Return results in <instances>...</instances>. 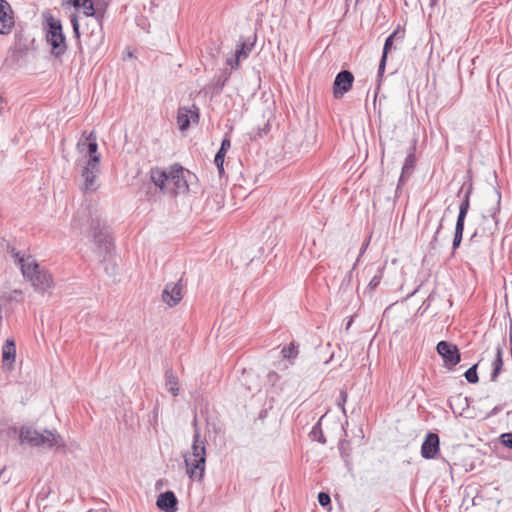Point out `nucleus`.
I'll return each instance as SVG.
<instances>
[{
  "label": "nucleus",
  "instance_id": "37998d69",
  "mask_svg": "<svg viewBox=\"0 0 512 512\" xmlns=\"http://www.w3.org/2000/svg\"><path fill=\"white\" fill-rule=\"evenodd\" d=\"M82 1L83 0H67V3L73 5L75 8H79L81 7Z\"/></svg>",
  "mask_w": 512,
  "mask_h": 512
},
{
  "label": "nucleus",
  "instance_id": "a18cd8bd",
  "mask_svg": "<svg viewBox=\"0 0 512 512\" xmlns=\"http://www.w3.org/2000/svg\"><path fill=\"white\" fill-rule=\"evenodd\" d=\"M268 377H269L270 379H272L273 377H277V373H275V372H270V373L268 374Z\"/></svg>",
  "mask_w": 512,
  "mask_h": 512
},
{
  "label": "nucleus",
  "instance_id": "79ce46f5",
  "mask_svg": "<svg viewBox=\"0 0 512 512\" xmlns=\"http://www.w3.org/2000/svg\"><path fill=\"white\" fill-rule=\"evenodd\" d=\"M379 283H380V278H379V277H377V276H374V277L371 279V281L369 282V285H368V286H369L371 289H374L375 287H377V286L379 285Z\"/></svg>",
  "mask_w": 512,
  "mask_h": 512
},
{
  "label": "nucleus",
  "instance_id": "0eeeda50",
  "mask_svg": "<svg viewBox=\"0 0 512 512\" xmlns=\"http://www.w3.org/2000/svg\"><path fill=\"white\" fill-rule=\"evenodd\" d=\"M101 172L97 159H87L81 168L82 190L84 193L95 192L99 188L98 176Z\"/></svg>",
  "mask_w": 512,
  "mask_h": 512
},
{
  "label": "nucleus",
  "instance_id": "ddd939ff",
  "mask_svg": "<svg viewBox=\"0 0 512 512\" xmlns=\"http://www.w3.org/2000/svg\"><path fill=\"white\" fill-rule=\"evenodd\" d=\"M440 439L435 433L429 432L421 446V455L425 459H434L439 452Z\"/></svg>",
  "mask_w": 512,
  "mask_h": 512
},
{
  "label": "nucleus",
  "instance_id": "bb28decb",
  "mask_svg": "<svg viewBox=\"0 0 512 512\" xmlns=\"http://www.w3.org/2000/svg\"><path fill=\"white\" fill-rule=\"evenodd\" d=\"M443 220L444 218L441 217L438 221H437V226H436V230H435V233H434V236L430 242V247L431 249H435L436 246H437V242H438V238H439V234H440V231L443 227Z\"/></svg>",
  "mask_w": 512,
  "mask_h": 512
},
{
  "label": "nucleus",
  "instance_id": "1a4fd4ad",
  "mask_svg": "<svg viewBox=\"0 0 512 512\" xmlns=\"http://www.w3.org/2000/svg\"><path fill=\"white\" fill-rule=\"evenodd\" d=\"M15 25L13 10L6 0H0V34L8 35Z\"/></svg>",
  "mask_w": 512,
  "mask_h": 512
},
{
  "label": "nucleus",
  "instance_id": "423d86ee",
  "mask_svg": "<svg viewBox=\"0 0 512 512\" xmlns=\"http://www.w3.org/2000/svg\"><path fill=\"white\" fill-rule=\"evenodd\" d=\"M43 16L47 25L46 39L51 46V53L56 57H60L67 50L61 21L55 19L50 13H44Z\"/></svg>",
  "mask_w": 512,
  "mask_h": 512
},
{
  "label": "nucleus",
  "instance_id": "c03bdc74",
  "mask_svg": "<svg viewBox=\"0 0 512 512\" xmlns=\"http://www.w3.org/2000/svg\"><path fill=\"white\" fill-rule=\"evenodd\" d=\"M227 64L231 66L233 69H237L239 66H236V55L234 58L227 59Z\"/></svg>",
  "mask_w": 512,
  "mask_h": 512
},
{
  "label": "nucleus",
  "instance_id": "b1692460",
  "mask_svg": "<svg viewBox=\"0 0 512 512\" xmlns=\"http://www.w3.org/2000/svg\"><path fill=\"white\" fill-rule=\"evenodd\" d=\"M477 366L478 364L471 366L464 374L466 380L469 383L475 384L479 381V377L477 374Z\"/></svg>",
  "mask_w": 512,
  "mask_h": 512
},
{
  "label": "nucleus",
  "instance_id": "c85d7f7f",
  "mask_svg": "<svg viewBox=\"0 0 512 512\" xmlns=\"http://www.w3.org/2000/svg\"><path fill=\"white\" fill-rule=\"evenodd\" d=\"M396 35V32L390 34L386 40H385V43H384V48H383V53L382 55H385V57H387L389 51L391 50L392 48V45H393V40H394V37Z\"/></svg>",
  "mask_w": 512,
  "mask_h": 512
},
{
  "label": "nucleus",
  "instance_id": "58836bf2",
  "mask_svg": "<svg viewBox=\"0 0 512 512\" xmlns=\"http://www.w3.org/2000/svg\"><path fill=\"white\" fill-rule=\"evenodd\" d=\"M462 238H463L462 235L459 236L458 234H454L453 243H452L453 251H455L460 246V244L462 242Z\"/></svg>",
  "mask_w": 512,
  "mask_h": 512
},
{
  "label": "nucleus",
  "instance_id": "473e14b6",
  "mask_svg": "<svg viewBox=\"0 0 512 512\" xmlns=\"http://www.w3.org/2000/svg\"><path fill=\"white\" fill-rule=\"evenodd\" d=\"M348 395L347 392L344 390L340 391L339 398H338V406L341 408L343 412H345L344 405L347 401Z\"/></svg>",
  "mask_w": 512,
  "mask_h": 512
},
{
  "label": "nucleus",
  "instance_id": "f3484780",
  "mask_svg": "<svg viewBox=\"0 0 512 512\" xmlns=\"http://www.w3.org/2000/svg\"><path fill=\"white\" fill-rule=\"evenodd\" d=\"M505 345V341L503 340L502 344H498L496 347V355L495 359L492 363V372H491V381H497L500 373L503 368V346Z\"/></svg>",
  "mask_w": 512,
  "mask_h": 512
},
{
  "label": "nucleus",
  "instance_id": "a19ab883",
  "mask_svg": "<svg viewBox=\"0 0 512 512\" xmlns=\"http://www.w3.org/2000/svg\"><path fill=\"white\" fill-rule=\"evenodd\" d=\"M368 245H369V241H366V242H364V243L362 244L361 249H360V255H359V256H361V255L366 251V249H367ZM359 258H360V257H358V258H357V260H356L355 264L353 265V269H355V267H356L357 263L359 262Z\"/></svg>",
  "mask_w": 512,
  "mask_h": 512
},
{
  "label": "nucleus",
  "instance_id": "2eb2a0df",
  "mask_svg": "<svg viewBox=\"0 0 512 512\" xmlns=\"http://www.w3.org/2000/svg\"><path fill=\"white\" fill-rule=\"evenodd\" d=\"M178 500L172 491L161 493L156 501L157 507L164 512H176Z\"/></svg>",
  "mask_w": 512,
  "mask_h": 512
},
{
  "label": "nucleus",
  "instance_id": "6e6552de",
  "mask_svg": "<svg viewBox=\"0 0 512 512\" xmlns=\"http://www.w3.org/2000/svg\"><path fill=\"white\" fill-rule=\"evenodd\" d=\"M182 280H178V282H170L165 285V288L162 292V300L170 307L176 306L183 298L182 290Z\"/></svg>",
  "mask_w": 512,
  "mask_h": 512
},
{
  "label": "nucleus",
  "instance_id": "c9c22d12",
  "mask_svg": "<svg viewBox=\"0 0 512 512\" xmlns=\"http://www.w3.org/2000/svg\"><path fill=\"white\" fill-rule=\"evenodd\" d=\"M470 192H471L470 189L466 192L465 197L462 200V202L460 203L459 207L469 209V207H470Z\"/></svg>",
  "mask_w": 512,
  "mask_h": 512
},
{
  "label": "nucleus",
  "instance_id": "7c9ffc66",
  "mask_svg": "<svg viewBox=\"0 0 512 512\" xmlns=\"http://www.w3.org/2000/svg\"><path fill=\"white\" fill-rule=\"evenodd\" d=\"M83 137H85V138L84 139L81 138L77 143V150L79 153L84 155L87 150V142H88L86 132L83 133Z\"/></svg>",
  "mask_w": 512,
  "mask_h": 512
},
{
  "label": "nucleus",
  "instance_id": "a878e982",
  "mask_svg": "<svg viewBox=\"0 0 512 512\" xmlns=\"http://www.w3.org/2000/svg\"><path fill=\"white\" fill-rule=\"evenodd\" d=\"M311 435L313 437L314 440L320 442L321 444H325L326 443V439L323 435V432H322V429H321V425H320V422H318L313 428H312V431H311Z\"/></svg>",
  "mask_w": 512,
  "mask_h": 512
},
{
  "label": "nucleus",
  "instance_id": "6ab92c4d",
  "mask_svg": "<svg viewBox=\"0 0 512 512\" xmlns=\"http://www.w3.org/2000/svg\"><path fill=\"white\" fill-rule=\"evenodd\" d=\"M254 43L241 42L237 45L235 53H236V66H239V62L241 59H246L252 48Z\"/></svg>",
  "mask_w": 512,
  "mask_h": 512
},
{
  "label": "nucleus",
  "instance_id": "9b49d317",
  "mask_svg": "<svg viewBox=\"0 0 512 512\" xmlns=\"http://www.w3.org/2000/svg\"><path fill=\"white\" fill-rule=\"evenodd\" d=\"M436 349L447 365L455 366L461 360L460 353L456 345L450 344L446 341H440L437 344Z\"/></svg>",
  "mask_w": 512,
  "mask_h": 512
},
{
  "label": "nucleus",
  "instance_id": "dca6fc26",
  "mask_svg": "<svg viewBox=\"0 0 512 512\" xmlns=\"http://www.w3.org/2000/svg\"><path fill=\"white\" fill-rule=\"evenodd\" d=\"M87 140V150L84 154L85 160L96 158L97 164H100L101 155L98 153L96 133L91 131L89 134H87Z\"/></svg>",
  "mask_w": 512,
  "mask_h": 512
},
{
  "label": "nucleus",
  "instance_id": "f704fd0d",
  "mask_svg": "<svg viewBox=\"0 0 512 512\" xmlns=\"http://www.w3.org/2000/svg\"><path fill=\"white\" fill-rule=\"evenodd\" d=\"M464 223L465 221H462V220H457L456 221V225H455V232L454 234H458L459 236L462 235L463 236V232H464Z\"/></svg>",
  "mask_w": 512,
  "mask_h": 512
},
{
  "label": "nucleus",
  "instance_id": "7ed1b4c3",
  "mask_svg": "<svg viewBox=\"0 0 512 512\" xmlns=\"http://www.w3.org/2000/svg\"><path fill=\"white\" fill-rule=\"evenodd\" d=\"M184 173V169L180 165L175 164L169 170L152 168L150 178L162 192L180 194L188 191V184Z\"/></svg>",
  "mask_w": 512,
  "mask_h": 512
},
{
  "label": "nucleus",
  "instance_id": "4be33fe9",
  "mask_svg": "<svg viewBox=\"0 0 512 512\" xmlns=\"http://www.w3.org/2000/svg\"><path fill=\"white\" fill-rule=\"evenodd\" d=\"M298 353V345H296L294 342H291L289 346L284 347L281 351V354L285 359H295Z\"/></svg>",
  "mask_w": 512,
  "mask_h": 512
},
{
  "label": "nucleus",
  "instance_id": "f257e3e1",
  "mask_svg": "<svg viewBox=\"0 0 512 512\" xmlns=\"http://www.w3.org/2000/svg\"><path fill=\"white\" fill-rule=\"evenodd\" d=\"M192 425L194 434L191 450L186 452L183 458L188 476L192 480L200 482L204 477L206 468V442L201 438L197 416L194 417Z\"/></svg>",
  "mask_w": 512,
  "mask_h": 512
},
{
  "label": "nucleus",
  "instance_id": "412c9836",
  "mask_svg": "<svg viewBox=\"0 0 512 512\" xmlns=\"http://www.w3.org/2000/svg\"><path fill=\"white\" fill-rule=\"evenodd\" d=\"M414 164H415V156L413 154H409L406 157L403 168H402V174L399 179L400 182L403 181L404 176L406 174H409L413 170Z\"/></svg>",
  "mask_w": 512,
  "mask_h": 512
},
{
  "label": "nucleus",
  "instance_id": "4c0bfd02",
  "mask_svg": "<svg viewBox=\"0 0 512 512\" xmlns=\"http://www.w3.org/2000/svg\"><path fill=\"white\" fill-rule=\"evenodd\" d=\"M386 60H387V57H385V55H382L380 63H379V67H378V76H382V74L384 73L385 66H386Z\"/></svg>",
  "mask_w": 512,
  "mask_h": 512
},
{
  "label": "nucleus",
  "instance_id": "5701e85b",
  "mask_svg": "<svg viewBox=\"0 0 512 512\" xmlns=\"http://www.w3.org/2000/svg\"><path fill=\"white\" fill-rule=\"evenodd\" d=\"M225 155H226V153L223 152V151H220V150H218V152L215 155L214 162H215V165L217 167L219 176H223L224 175V159H225Z\"/></svg>",
  "mask_w": 512,
  "mask_h": 512
},
{
  "label": "nucleus",
  "instance_id": "39448f33",
  "mask_svg": "<svg viewBox=\"0 0 512 512\" xmlns=\"http://www.w3.org/2000/svg\"><path fill=\"white\" fill-rule=\"evenodd\" d=\"M20 440L22 443L29 444L33 447L45 446L52 448L63 444L61 436L57 434L56 431L44 430L41 433L31 427H22Z\"/></svg>",
  "mask_w": 512,
  "mask_h": 512
},
{
  "label": "nucleus",
  "instance_id": "f03ea898",
  "mask_svg": "<svg viewBox=\"0 0 512 512\" xmlns=\"http://www.w3.org/2000/svg\"><path fill=\"white\" fill-rule=\"evenodd\" d=\"M12 257L20 265L22 275L29 280L36 291L44 293L52 286V277L44 269H41L32 255H21L14 248L11 250Z\"/></svg>",
  "mask_w": 512,
  "mask_h": 512
},
{
  "label": "nucleus",
  "instance_id": "72a5a7b5",
  "mask_svg": "<svg viewBox=\"0 0 512 512\" xmlns=\"http://www.w3.org/2000/svg\"><path fill=\"white\" fill-rule=\"evenodd\" d=\"M71 24L73 27V32H74L75 37L79 38L80 37L79 23H78L77 17L75 15L71 17Z\"/></svg>",
  "mask_w": 512,
  "mask_h": 512
},
{
  "label": "nucleus",
  "instance_id": "2f4dec72",
  "mask_svg": "<svg viewBox=\"0 0 512 512\" xmlns=\"http://www.w3.org/2000/svg\"><path fill=\"white\" fill-rule=\"evenodd\" d=\"M318 502L323 507L328 506L331 503L330 495L325 492H320L318 494Z\"/></svg>",
  "mask_w": 512,
  "mask_h": 512
},
{
  "label": "nucleus",
  "instance_id": "4468645a",
  "mask_svg": "<svg viewBox=\"0 0 512 512\" xmlns=\"http://www.w3.org/2000/svg\"><path fill=\"white\" fill-rule=\"evenodd\" d=\"M3 366L12 370L16 358V346L13 339H7L1 350Z\"/></svg>",
  "mask_w": 512,
  "mask_h": 512
},
{
  "label": "nucleus",
  "instance_id": "9d476101",
  "mask_svg": "<svg viewBox=\"0 0 512 512\" xmlns=\"http://www.w3.org/2000/svg\"><path fill=\"white\" fill-rule=\"evenodd\" d=\"M354 76L348 70H343L339 72L334 80L333 84V94L335 98H341L345 93H347L353 84Z\"/></svg>",
  "mask_w": 512,
  "mask_h": 512
},
{
  "label": "nucleus",
  "instance_id": "f8f14e48",
  "mask_svg": "<svg viewBox=\"0 0 512 512\" xmlns=\"http://www.w3.org/2000/svg\"><path fill=\"white\" fill-rule=\"evenodd\" d=\"M199 118L198 108L192 105V108L179 107L177 112V124L181 131L189 128L191 122H197Z\"/></svg>",
  "mask_w": 512,
  "mask_h": 512
},
{
  "label": "nucleus",
  "instance_id": "ea45409f",
  "mask_svg": "<svg viewBox=\"0 0 512 512\" xmlns=\"http://www.w3.org/2000/svg\"><path fill=\"white\" fill-rule=\"evenodd\" d=\"M468 210L469 209H465V208L459 207V214H458L457 220L465 221V218L467 216Z\"/></svg>",
  "mask_w": 512,
  "mask_h": 512
},
{
  "label": "nucleus",
  "instance_id": "aec40b11",
  "mask_svg": "<svg viewBox=\"0 0 512 512\" xmlns=\"http://www.w3.org/2000/svg\"><path fill=\"white\" fill-rule=\"evenodd\" d=\"M491 198L495 204L487 212L489 213V216H491L494 219L496 217L497 213H499V211H500V201H501L500 192L496 189H493Z\"/></svg>",
  "mask_w": 512,
  "mask_h": 512
},
{
  "label": "nucleus",
  "instance_id": "c756f323",
  "mask_svg": "<svg viewBox=\"0 0 512 512\" xmlns=\"http://www.w3.org/2000/svg\"><path fill=\"white\" fill-rule=\"evenodd\" d=\"M499 441L503 446L512 449V433L501 434Z\"/></svg>",
  "mask_w": 512,
  "mask_h": 512
},
{
  "label": "nucleus",
  "instance_id": "393cba45",
  "mask_svg": "<svg viewBox=\"0 0 512 512\" xmlns=\"http://www.w3.org/2000/svg\"><path fill=\"white\" fill-rule=\"evenodd\" d=\"M269 130H270V125H269V123H266L263 128L253 129L249 133V137L251 140H256L257 138H261L264 135H266L269 132Z\"/></svg>",
  "mask_w": 512,
  "mask_h": 512
},
{
  "label": "nucleus",
  "instance_id": "a211bd4d",
  "mask_svg": "<svg viewBox=\"0 0 512 512\" xmlns=\"http://www.w3.org/2000/svg\"><path fill=\"white\" fill-rule=\"evenodd\" d=\"M165 386L167 390L173 395L177 396L179 393L178 378L174 374L172 369H168L165 372Z\"/></svg>",
  "mask_w": 512,
  "mask_h": 512
},
{
  "label": "nucleus",
  "instance_id": "20e7f679",
  "mask_svg": "<svg viewBox=\"0 0 512 512\" xmlns=\"http://www.w3.org/2000/svg\"><path fill=\"white\" fill-rule=\"evenodd\" d=\"M92 251L100 263L110 262L113 258L114 245L108 228L100 219L91 221Z\"/></svg>",
  "mask_w": 512,
  "mask_h": 512
},
{
  "label": "nucleus",
  "instance_id": "e433bc0d",
  "mask_svg": "<svg viewBox=\"0 0 512 512\" xmlns=\"http://www.w3.org/2000/svg\"><path fill=\"white\" fill-rule=\"evenodd\" d=\"M231 147V142H230V139L228 137H225L222 142H221V146H220V151H223L225 153H227L228 149Z\"/></svg>",
  "mask_w": 512,
  "mask_h": 512
},
{
  "label": "nucleus",
  "instance_id": "cd10ccee",
  "mask_svg": "<svg viewBox=\"0 0 512 512\" xmlns=\"http://www.w3.org/2000/svg\"><path fill=\"white\" fill-rule=\"evenodd\" d=\"M81 7L84 9V14L86 16H94L95 15V9L94 4L92 0H83Z\"/></svg>",
  "mask_w": 512,
  "mask_h": 512
}]
</instances>
